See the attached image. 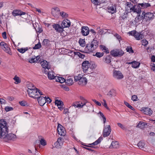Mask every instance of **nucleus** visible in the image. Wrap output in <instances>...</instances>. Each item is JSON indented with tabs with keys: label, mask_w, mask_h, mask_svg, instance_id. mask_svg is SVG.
<instances>
[{
	"label": "nucleus",
	"mask_w": 155,
	"mask_h": 155,
	"mask_svg": "<svg viewBox=\"0 0 155 155\" xmlns=\"http://www.w3.org/2000/svg\"><path fill=\"white\" fill-rule=\"evenodd\" d=\"M8 128L7 123L4 119L1 120V139L5 142L13 140L16 136L13 134H8Z\"/></svg>",
	"instance_id": "obj_1"
},
{
	"label": "nucleus",
	"mask_w": 155,
	"mask_h": 155,
	"mask_svg": "<svg viewBox=\"0 0 155 155\" xmlns=\"http://www.w3.org/2000/svg\"><path fill=\"white\" fill-rule=\"evenodd\" d=\"M82 68L84 73L89 74L93 72V69L96 67L95 64L90 63L89 61H83L82 64Z\"/></svg>",
	"instance_id": "obj_2"
},
{
	"label": "nucleus",
	"mask_w": 155,
	"mask_h": 155,
	"mask_svg": "<svg viewBox=\"0 0 155 155\" xmlns=\"http://www.w3.org/2000/svg\"><path fill=\"white\" fill-rule=\"evenodd\" d=\"M98 42L96 40H93L91 43L87 44L85 48V51L87 53L92 52L98 47Z\"/></svg>",
	"instance_id": "obj_3"
},
{
	"label": "nucleus",
	"mask_w": 155,
	"mask_h": 155,
	"mask_svg": "<svg viewBox=\"0 0 155 155\" xmlns=\"http://www.w3.org/2000/svg\"><path fill=\"white\" fill-rule=\"evenodd\" d=\"M74 81H78V84L81 86H85L87 83V79L82 75L79 74L74 76Z\"/></svg>",
	"instance_id": "obj_4"
},
{
	"label": "nucleus",
	"mask_w": 155,
	"mask_h": 155,
	"mask_svg": "<svg viewBox=\"0 0 155 155\" xmlns=\"http://www.w3.org/2000/svg\"><path fill=\"white\" fill-rule=\"evenodd\" d=\"M28 94L30 97L33 98H37L39 96L43 95L42 92L36 88L29 91L28 92Z\"/></svg>",
	"instance_id": "obj_5"
},
{
	"label": "nucleus",
	"mask_w": 155,
	"mask_h": 155,
	"mask_svg": "<svg viewBox=\"0 0 155 155\" xmlns=\"http://www.w3.org/2000/svg\"><path fill=\"white\" fill-rule=\"evenodd\" d=\"M111 54L114 57L122 56L124 54V51L121 49H115L110 52Z\"/></svg>",
	"instance_id": "obj_6"
},
{
	"label": "nucleus",
	"mask_w": 155,
	"mask_h": 155,
	"mask_svg": "<svg viewBox=\"0 0 155 155\" xmlns=\"http://www.w3.org/2000/svg\"><path fill=\"white\" fill-rule=\"evenodd\" d=\"M113 76L116 79L120 80L124 78V76L122 73L119 71L114 70L113 72Z\"/></svg>",
	"instance_id": "obj_7"
},
{
	"label": "nucleus",
	"mask_w": 155,
	"mask_h": 155,
	"mask_svg": "<svg viewBox=\"0 0 155 155\" xmlns=\"http://www.w3.org/2000/svg\"><path fill=\"white\" fill-rule=\"evenodd\" d=\"M1 48L6 53L11 55H12V53L10 49L7 44L3 42H1Z\"/></svg>",
	"instance_id": "obj_8"
},
{
	"label": "nucleus",
	"mask_w": 155,
	"mask_h": 155,
	"mask_svg": "<svg viewBox=\"0 0 155 155\" xmlns=\"http://www.w3.org/2000/svg\"><path fill=\"white\" fill-rule=\"evenodd\" d=\"M129 12H133L136 13L137 14H140L141 11V8L139 5H134L130 8V10L128 11Z\"/></svg>",
	"instance_id": "obj_9"
},
{
	"label": "nucleus",
	"mask_w": 155,
	"mask_h": 155,
	"mask_svg": "<svg viewBox=\"0 0 155 155\" xmlns=\"http://www.w3.org/2000/svg\"><path fill=\"white\" fill-rule=\"evenodd\" d=\"M111 131L110 126L107 125L104 127L103 130V136L104 137L108 136Z\"/></svg>",
	"instance_id": "obj_10"
},
{
	"label": "nucleus",
	"mask_w": 155,
	"mask_h": 155,
	"mask_svg": "<svg viewBox=\"0 0 155 155\" xmlns=\"http://www.w3.org/2000/svg\"><path fill=\"white\" fill-rule=\"evenodd\" d=\"M51 14L55 17L58 18L60 15V11L58 7H54L51 8Z\"/></svg>",
	"instance_id": "obj_11"
},
{
	"label": "nucleus",
	"mask_w": 155,
	"mask_h": 155,
	"mask_svg": "<svg viewBox=\"0 0 155 155\" xmlns=\"http://www.w3.org/2000/svg\"><path fill=\"white\" fill-rule=\"evenodd\" d=\"M142 17L147 20H150L153 18L154 15L153 13L151 12L145 13L143 12L142 13Z\"/></svg>",
	"instance_id": "obj_12"
},
{
	"label": "nucleus",
	"mask_w": 155,
	"mask_h": 155,
	"mask_svg": "<svg viewBox=\"0 0 155 155\" xmlns=\"http://www.w3.org/2000/svg\"><path fill=\"white\" fill-rule=\"evenodd\" d=\"M58 134L61 136H64L66 134V131L64 128L60 124L58 125L57 127Z\"/></svg>",
	"instance_id": "obj_13"
},
{
	"label": "nucleus",
	"mask_w": 155,
	"mask_h": 155,
	"mask_svg": "<svg viewBox=\"0 0 155 155\" xmlns=\"http://www.w3.org/2000/svg\"><path fill=\"white\" fill-rule=\"evenodd\" d=\"M41 65L43 68L45 69L44 71V73L46 74H47V69L48 70L50 68V66L48 64V63L46 61L44 60L42 61L41 63Z\"/></svg>",
	"instance_id": "obj_14"
},
{
	"label": "nucleus",
	"mask_w": 155,
	"mask_h": 155,
	"mask_svg": "<svg viewBox=\"0 0 155 155\" xmlns=\"http://www.w3.org/2000/svg\"><path fill=\"white\" fill-rule=\"evenodd\" d=\"M61 25L63 29L65 28H68L71 25L70 21L68 19H65L62 21Z\"/></svg>",
	"instance_id": "obj_15"
},
{
	"label": "nucleus",
	"mask_w": 155,
	"mask_h": 155,
	"mask_svg": "<svg viewBox=\"0 0 155 155\" xmlns=\"http://www.w3.org/2000/svg\"><path fill=\"white\" fill-rule=\"evenodd\" d=\"M90 30L87 26H83L81 27V33L84 36H87L89 34Z\"/></svg>",
	"instance_id": "obj_16"
},
{
	"label": "nucleus",
	"mask_w": 155,
	"mask_h": 155,
	"mask_svg": "<svg viewBox=\"0 0 155 155\" xmlns=\"http://www.w3.org/2000/svg\"><path fill=\"white\" fill-rule=\"evenodd\" d=\"M53 28L57 32L61 33L64 31V29L61 26L58 24H54L52 25Z\"/></svg>",
	"instance_id": "obj_17"
},
{
	"label": "nucleus",
	"mask_w": 155,
	"mask_h": 155,
	"mask_svg": "<svg viewBox=\"0 0 155 155\" xmlns=\"http://www.w3.org/2000/svg\"><path fill=\"white\" fill-rule=\"evenodd\" d=\"M141 110L145 114L149 116H150L153 112L152 110L149 107H144Z\"/></svg>",
	"instance_id": "obj_18"
},
{
	"label": "nucleus",
	"mask_w": 155,
	"mask_h": 155,
	"mask_svg": "<svg viewBox=\"0 0 155 155\" xmlns=\"http://www.w3.org/2000/svg\"><path fill=\"white\" fill-rule=\"evenodd\" d=\"M37 98L38 103L41 106H43L46 102L45 97L39 96Z\"/></svg>",
	"instance_id": "obj_19"
},
{
	"label": "nucleus",
	"mask_w": 155,
	"mask_h": 155,
	"mask_svg": "<svg viewBox=\"0 0 155 155\" xmlns=\"http://www.w3.org/2000/svg\"><path fill=\"white\" fill-rule=\"evenodd\" d=\"M63 144V140L62 138H59L56 142L54 143V145L58 148H60Z\"/></svg>",
	"instance_id": "obj_20"
},
{
	"label": "nucleus",
	"mask_w": 155,
	"mask_h": 155,
	"mask_svg": "<svg viewBox=\"0 0 155 155\" xmlns=\"http://www.w3.org/2000/svg\"><path fill=\"white\" fill-rule=\"evenodd\" d=\"M107 9L108 12L111 14L115 13L116 10V7L114 5H111L109 6L107 8Z\"/></svg>",
	"instance_id": "obj_21"
},
{
	"label": "nucleus",
	"mask_w": 155,
	"mask_h": 155,
	"mask_svg": "<svg viewBox=\"0 0 155 155\" xmlns=\"http://www.w3.org/2000/svg\"><path fill=\"white\" fill-rule=\"evenodd\" d=\"M48 73V79L50 80H52L55 79L56 76L53 72L52 71H47Z\"/></svg>",
	"instance_id": "obj_22"
},
{
	"label": "nucleus",
	"mask_w": 155,
	"mask_h": 155,
	"mask_svg": "<svg viewBox=\"0 0 155 155\" xmlns=\"http://www.w3.org/2000/svg\"><path fill=\"white\" fill-rule=\"evenodd\" d=\"M27 92H29V91H30L31 90L35 89L36 88L31 83H29L27 84Z\"/></svg>",
	"instance_id": "obj_23"
},
{
	"label": "nucleus",
	"mask_w": 155,
	"mask_h": 155,
	"mask_svg": "<svg viewBox=\"0 0 155 155\" xmlns=\"http://www.w3.org/2000/svg\"><path fill=\"white\" fill-rule=\"evenodd\" d=\"M119 147V143L117 141H113L112 142L110 147L111 148H117Z\"/></svg>",
	"instance_id": "obj_24"
},
{
	"label": "nucleus",
	"mask_w": 155,
	"mask_h": 155,
	"mask_svg": "<svg viewBox=\"0 0 155 155\" xmlns=\"http://www.w3.org/2000/svg\"><path fill=\"white\" fill-rule=\"evenodd\" d=\"M126 11L127 12H129V10H130V8L131 6H133V5L130 2H126L125 4Z\"/></svg>",
	"instance_id": "obj_25"
},
{
	"label": "nucleus",
	"mask_w": 155,
	"mask_h": 155,
	"mask_svg": "<svg viewBox=\"0 0 155 155\" xmlns=\"http://www.w3.org/2000/svg\"><path fill=\"white\" fill-rule=\"evenodd\" d=\"M103 60L105 63L109 64L111 62V57L109 55L103 58Z\"/></svg>",
	"instance_id": "obj_26"
},
{
	"label": "nucleus",
	"mask_w": 155,
	"mask_h": 155,
	"mask_svg": "<svg viewBox=\"0 0 155 155\" xmlns=\"http://www.w3.org/2000/svg\"><path fill=\"white\" fill-rule=\"evenodd\" d=\"M143 36V34L136 31L134 37L136 39L140 40L142 38Z\"/></svg>",
	"instance_id": "obj_27"
},
{
	"label": "nucleus",
	"mask_w": 155,
	"mask_h": 155,
	"mask_svg": "<svg viewBox=\"0 0 155 155\" xmlns=\"http://www.w3.org/2000/svg\"><path fill=\"white\" fill-rule=\"evenodd\" d=\"M57 82L62 83L65 81V79L61 77L56 76L55 79Z\"/></svg>",
	"instance_id": "obj_28"
},
{
	"label": "nucleus",
	"mask_w": 155,
	"mask_h": 155,
	"mask_svg": "<svg viewBox=\"0 0 155 155\" xmlns=\"http://www.w3.org/2000/svg\"><path fill=\"white\" fill-rule=\"evenodd\" d=\"M55 104L57 105L58 107V108H59L60 110H61L62 109L61 106L63 105V104L62 101H58V100H56L55 101Z\"/></svg>",
	"instance_id": "obj_29"
},
{
	"label": "nucleus",
	"mask_w": 155,
	"mask_h": 155,
	"mask_svg": "<svg viewBox=\"0 0 155 155\" xmlns=\"http://www.w3.org/2000/svg\"><path fill=\"white\" fill-rule=\"evenodd\" d=\"M107 95L110 97H114L116 95L115 91L114 89H111L107 93Z\"/></svg>",
	"instance_id": "obj_30"
},
{
	"label": "nucleus",
	"mask_w": 155,
	"mask_h": 155,
	"mask_svg": "<svg viewBox=\"0 0 155 155\" xmlns=\"http://www.w3.org/2000/svg\"><path fill=\"white\" fill-rule=\"evenodd\" d=\"M143 18V17H142V15L141 16H140V15H138L135 18L134 20L135 24H137L139 23V21L142 20Z\"/></svg>",
	"instance_id": "obj_31"
},
{
	"label": "nucleus",
	"mask_w": 155,
	"mask_h": 155,
	"mask_svg": "<svg viewBox=\"0 0 155 155\" xmlns=\"http://www.w3.org/2000/svg\"><path fill=\"white\" fill-rule=\"evenodd\" d=\"M140 62L136 61H134L132 67L134 68H137L140 67Z\"/></svg>",
	"instance_id": "obj_32"
},
{
	"label": "nucleus",
	"mask_w": 155,
	"mask_h": 155,
	"mask_svg": "<svg viewBox=\"0 0 155 155\" xmlns=\"http://www.w3.org/2000/svg\"><path fill=\"white\" fill-rule=\"evenodd\" d=\"M39 58L40 57L39 56L34 57V58L31 59L29 61V62L31 63L37 62L38 61Z\"/></svg>",
	"instance_id": "obj_33"
},
{
	"label": "nucleus",
	"mask_w": 155,
	"mask_h": 155,
	"mask_svg": "<svg viewBox=\"0 0 155 155\" xmlns=\"http://www.w3.org/2000/svg\"><path fill=\"white\" fill-rule=\"evenodd\" d=\"M13 79L15 81L14 83L15 84H18L21 83V80L20 79L17 75H15Z\"/></svg>",
	"instance_id": "obj_34"
},
{
	"label": "nucleus",
	"mask_w": 155,
	"mask_h": 155,
	"mask_svg": "<svg viewBox=\"0 0 155 155\" xmlns=\"http://www.w3.org/2000/svg\"><path fill=\"white\" fill-rule=\"evenodd\" d=\"M80 101H77L72 104V106L75 107H78L79 108H82V106L80 104Z\"/></svg>",
	"instance_id": "obj_35"
},
{
	"label": "nucleus",
	"mask_w": 155,
	"mask_h": 155,
	"mask_svg": "<svg viewBox=\"0 0 155 155\" xmlns=\"http://www.w3.org/2000/svg\"><path fill=\"white\" fill-rule=\"evenodd\" d=\"M100 48L104 52H106L107 53H109V51L108 48L105 46L103 45H100Z\"/></svg>",
	"instance_id": "obj_36"
},
{
	"label": "nucleus",
	"mask_w": 155,
	"mask_h": 155,
	"mask_svg": "<svg viewBox=\"0 0 155 155\" xmlns=\"http://www.w3.org/2000/svg\"><path fill=\"white\" fill-rule=\"evenodd\" d=\"M145 145V143L141 141H140L137 145V146L140 149H143Z\"/></svg>",
	"instance_id": "obj_37"
},
{
	"label": "nucleus",
	"mask_w": 155,
	"mask_h": 155,
	"mask_svg": "<svg viewBox=\"0 0 155 155\" xmlns=\"http://www.w3.org/2000/svg\"><path fill=\"white\" fill-rule=\"evenodd\" d=\"M28 48L27 47L25 48H18L17 49V50L20 53L23 54L26 51H27Z\"/></svg>",
	"instance_id": "obj_38"
},
{
	"label": "nucleus",
	"mask_w": 155,
	"mask_h": 155,
	"mask_svg": "<svg viewBox=\"0 0 155 155\" xmlns=\"http://www.w3.org/2000/svg\"><path fill=\"white\" fill-rule=\"evenodd\" d=\"M65 82L66 84L69 85H71L73 83V79L71 78L68 79L66 81L65 80Z\"/></svg>",
	"instance_id": "obj_39"
},
{
	"label": "nucleus",
	"mask_w": 155,
	"mask_h": 155,
	"mask_svg": "<svg viewBox=\"0 0 155 155\" xmlns=\"http://www.w3.org/2000/svg\"><path fill=\"white\" fill-rule=\"evenodd\" d=\"M12 14L14 16L20 15L21 14V11L17 10H14L13 11Z\"/></svg>",
	"instance_id": "obj_40"
},
{
	"label": "nucleus",
	"mask_w": 155,
	"mask_h": 155,
	"mask_svg": "<svg viewBox=\"0 0 155 155\" xmlns=\"http://www.w3.org/2000/svg\"><path fill=\"white\" fill-rule=\"evenodd\" d=\"M145 124L143 122H140L137 125V127L141 129L143 128L144 127Z\"/></svg>",
	"instance_id": "obj_41"
},
{
	"label": "nucleus",
	"mask_w": 155,
	"mask_h": 155,
	"mask_svg": "<svg viewBox=\"0 0 155 155\" xmlns=\"http://www.w3.org/2000/svg\"><path fill=\"white\" fill-rule=\"evenodd\" d=\"M104 55V53L103 52H96L95 54H94L93 55L94 56H95L97 58H100L102 56Z\"/></svg>",
	"instance_id": "obj_42"
},
{
	"label": "nucleus",
	"mask_w": 155,
	"mask_h": 155,
	"mask_svg": "<svg viewBox=\"0 0 155 155\" xmlns=\"http://www.w3.org/2000/svg\"><path fill=\"white\" fill-rule=\"evenodd\" d=\"M50 41L48 39H44L42 42V45L45 46H47L49 45Z\"/></svg>",
	"instance_id": "obj_43"
},
{
	"label": "nucleus",
	"mask_w": 155,
	"mask_h": 155,
	"mask_svg": "<svg viewBox=\"0 0 155 155\" xmlns=\"http://www.w3.org/2000/svg\"><path fill=\"white\" fill-rule=\"evenodd\" d=\"M139 5H141V6L144 8H147L150 6V4L146 3H140L139 4Z\"/></svg>",
	"instance_id": "obj_44"
},
{
	"label": "nucleus",
	"mask_w": 155,
	"mask_h": 155,
	"mask_svg": "<svg viewBox=\"0 0 155 155\" xmlns=\"http://www.w3.org/2000/svg\"><path fill=\"white\" fill-rule=\"evenodd\" d=\"M60 15L63 18H67L68 17V14L64 12H60Z\"/></svg>",
	"instance_id": "obj_45"
},
{
	"label": "nucleus",
	"mask_w": 155,
	"mask_h": 155,
	"mask_svg": "<svg viewBox=\"0 0 155 155\" xmlns=\"http://www.w3.org/2000/svg\"><path fill=\"white\" fill-rule=\"evenodd\" d=\"M5 110L6 112H8L9 111H12L14 110V108L10 106H6L5 108Z\"/></svg>",
	"instance_id": "obj_46"
},
{
	"label": "nucleus",
	"mask_w": 155,
	"mask_h": 155,
	"mask_svg": "<svg viewBox=\"0 0 155 155\" xmlns=\"http://www.w3.org/2000/svg\"><path fill=\"white\" fill-rule=\"evenodd\" d=\"M103 102H102L101 104L102 105L105 107L107 109L109 110V108L108 107L106 101L104 99H103Z\"/></svg>",
	"instance_id": "obj_47"
},
{
	"label": "nucleus",
	"mask_w": 155,
	"mask_h": 155,
	"mask_svg": "<svg viewBox=\"0 0 155 155\" xmlns=\"http://www.w3.org/2000/svg\"><path fill=\"white\" fill-rule=\"evenodd\" d=\"M79 42L80 45L81 47H84L85 46V43L84 40L81 39L79 40Z\"/></svg>",
	"instance_id": "obj_48"
},
{
	"label": "nucleus",
	"mask_w": 155,
	"mask_h": 155,
	"mask_svg": "<svg viewBox=\"0 0 155 155\" xmlns=\"http://www.w3.org/2000/svg\"><path fill=\"white\" fill-rule=\"evenodd\" d=\"M102 138H99L94 142L90 144L91 145H96L99 143L101 141Z\"/></svg>",
	"instance_id": "obj_49"
},
{
	"label": "nucleus",
	"mask_w": 155,
	"mask_h": 155,
	"mask_svg": "<svg viewBox=\"0 0 155 155\" xmlns=\"http://www.w3.org/2000/svg\"><path fill=\"white\" fill-rule=\"evenodd\" d=\"M40 144L43 146L46 145L47 144L46 141L43 138H42L40 140Z\"/></svg>",
	"instance_id": "obj_50"
},
{
	"label": "nucleus",
	"mask_w": 155,
	"mask_h": 155,
	"mask_svg": "<svg viewBox=\"0 0 155 155\" xmlns=\"http://www.w3.org/2000/svg\"><path fill=\"white\" fill-rule=\"evenodd\" d=\"M126 50L127 52H129L130 53H133L134 52L133 51L131 47L130 46L127 47L126 48Z\"/></svg>",
	"instance_id": "obj_51"
},
{
	"label": "nucleus",
	"mask_w": 155,
	"mask_h": 155,
	"mask_svg": "<svg viewBox=\"0 0 155 155\" xmlns=\"http://www.w3.org/2000/svg\"><path fill=\"white\" fill-rule=\"evenodd\" d=\"M142 45L145 46H146L148 44V42L145 39H143L141 41Z\"/></svg>",
	"instance_id": "obj_52"
},
{
	"label": "nucleus",
	"mask_w": 155,
	"mask_h": 155,
	"mask_svg": "<svg viewBox=\"0 0 155 155\" xmlns=\"http://www.w3.org/2000/svg\"><path fill=\"white\" fill-rule=\"evenodd\" d=\"M41 47V45L40 43L39 42L37 44L35 45L33 48V49H36L40 48Z\"/></svg>",
	"instance_id": "obj_53"
},
{
	"label": "nucleus",
	"mask_w": 155,
	"mask_h": 155,
	"mask_svg": "<svg viewBox=\"0 0 155 155\" xmlns=\"http://www.w3.org/2000/svg\"><path fill=\"white\" fill-rule=\"evenodd\" d=\"M124 103L125 104V105L127 106L128 107H129V108H130V109H131L132 110H134V108L131 105H130L127 102L124 101Z\"/></svg>",
	"instance_id": "obj_54"
},
{
	"label": "nucleus",
	"mask_w": 155,
	"mask_h": 155,
	"mask_svg": "<svg viewBox=\"0 0 155 155\" xmlns=\"http://www.w3.org/2000/svg\"><path fill=\"white\" fill-rule=\"evenodd\" d=\"M107 30L105 29H100L99 31V33L101 35L105 34L107 32Z\"/></svg>",
	"instance_id": "obj_55"
},
{
	"label": "nucleus",
	"mask_w": 155,
	"mask_h": 155,
	"mask_svg": "<svg viewBox=\"0 0 155 155\" xmlns=\"http://www.w3.org/2000/svg\"><path fill=\"white\" fill-rule=\"evenodd\" d=\"M98 114H100L101 116L103 118L104 120V124L106 120L105 117L104 116L103 114L101 112H99Z\"/></svg>",
	"instance_id": "obj_56"
},
{
	"label": "nucleus",
	"mask_w": 155,
	"mask_h": 155,
	"mask_svg": "<svg viewBox=\"0 0 155 155\" xmlns=\"http://www.w3.org/2000/svg\"><path fill=\"white\" fill-rule=\"evenodd\" d=\"M136 32V31H131L129 32L128 33V34L129 35H131L134 37Z\"/></svg>",
	"instance_id": "obj_57"
},
{
	"label": "nucleus",
	"mask_w": 155,
	"mask_h": 155,
	"mask_svg": "<svg viewBox=\"0 0 155 155\" xmlns=\"http://www.w3.org/2000/svg\"><path fill=\"white\" fill-rule=\"evenodd\" d=\"M117 124L119 127H120L123 130H125L126 129V128L125 126L120 123H117Z\"/></svg>",
	"instance_id": "obj_58"
},
{
	"label": "nucleus",
	"mask_w": 155,
	"mask_h": 155,
	"mask_svg": "<svg viewBox=\"0 0 155 155\" xmlns=\"http://www.w3.org/2000/svg\"><path fill=\"white\" fill-rule=\"evenodd\" d=\"M128 13L127 12H125L124 15L121 16V18L123 19H124L128 17Z\"/></svg>",
	"instance_id": "obj_59"
},
{
	"label": "nucleus",
	"mask_w": 155,
	"mask_h": 155,
	"mask_svg": "<svg viewBox=\"0 0 155 155\" xmlns=\"http://www.w3.org/2000/svg\"><path fill=\"white\" fill-rule=\"evenodd\" d=\"M131 99L133 101H137L138 100V97L136 95H133Z\"/></svg>",
	"instance_id": "obj_60"
},
{
	"label": "nucleus",
	"mask_w": 155,
	"mask_h": 155,
	"mask_svg": "<svg viewBox=\"0 0 155 155\" xmlns=\"http://www.w3.org/2000/svg\"><path fill=\"white\" fill-rule=\"evenodd\" d=\"M87 102V100H84V101H81L80 102V104L82 106V108L83 107L86 105V103Z\"/></svg>",
	"instance_id": "obj_61"
},
{
	"label": "nucleus",
	"mask_w": 155,
	"mask_h": 155,
	"mask_svg": "<svg viewBox=\"0 0 155 155\" xmlns=\"http://www.w3.org/2000/svg\"><path fill=\"white\" fill-rule=\"evenodd\" d=\"M92 100L97 105L101 106V104L99 101H97L95 99H93Z\"/></svg>",
	"instance_id": "obj_62"
},
{
	"label": "nucleus",
	"mask_w": 155,
	"mask_h": 155,
	"mask_svg": "<svg viewBox=\"0 0 155 155\" xmlns=\"http://www.w3.org/2000/svg\"><path fill=\"white\" fill-rule=\"evenodd\" d=\"M2 36L4 39H6L7 38L6 33L5 32H4L2 33Z\"/></svg>",
	"instance_id": "obj_63"
},
{
	"label": "nucleus",
	"mask_w": 155,
	"mask_h": 155,
	"mask_svg": "<svg viewBox=\"0 0 155 155\" xmlns=\"http://www.w3.org/2000/svg\"><path fill=\"white\" fill-rule=\"evenodd\" d=\"M20 104L22 106H25L26 104V103L25 101H21L19 102Z\"/></svg>",
	"instance_id": "obj_64"
}]
</instances>
